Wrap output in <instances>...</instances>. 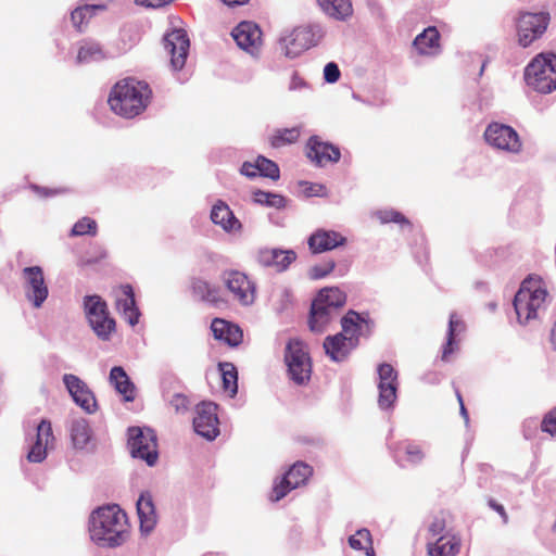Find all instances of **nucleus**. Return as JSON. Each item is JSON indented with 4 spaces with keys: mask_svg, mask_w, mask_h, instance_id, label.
I'll return each instance as SVG.
<instances>
[{
    "mask_svg": "<svg viewBox=\"0 0 556 556\" xmlns=\"http://www.w3.org/2000/svg\"><path fill=\"white\" fill-rule=\"evenodd\" d=\"M150 97L151 89L146 83L126 78L113 86L108 103L115 114L132 118L146 110Z\"/></svg>",
    "mask_w": 556,
    "mask_h": 556,
    "instance_id": "f03ea898",
    "label": "nucleus"
},
{
    "mask_svg": "<svg viewBox=\"0 0 556 556\" xmlns=\"http://www.w3.org/2000/svg\"><path fill=\"white\" fill-rule=\"evenodd\" d=\"M463 328H464L463 321L459 320L455 314H452L450 316V323H448L447 341H446V344L444 345V349L442 352V359L444 362H447L450 359L451 355L456 350L455 336Z\"/></svg>",
    "mask_w": 556,
    "mask_h": 556,
    "instance_id": "e433bc0d",
    "label": "nucleus"
},
{
    "mask_svg": "<svg viewBox=\"0 0 556 556\" xmlns=\"http://www.w3.org/2000/svg\"><path fill=\"white\" fill-rule=\"evenodd\" d=\"M137 513L140 520V529L150 532L156 525V511L149 493H143L137 501Z\"/></svg>",
    "mask_w": 556,
    "mask_h": 556,
    "instance_id": "cd10ccee",
    "label": "nucleus"
},
{
    "mask_svg": "<svg viewBox=\"0 0 556 556\" xmlns=\"http://www.w3.org/2000/svg\"><path fill=\"white\" fill-rule=\"evenodd\" d=\"M462 546L459 536L445 533L439 536L434 542L427 544V553L429 556H456Z\"/></svg>",
    "mask_w": 556,
    "mask_h": 556,
    "instance_id": "a878e982",
    "label": "nucleus"
},
{
    "mask_svg": "<svg viewBox=\"0 0 556 556\" xmlns=\"http://www.w3.org/2000/svg\"><path fill=\"white\" fill-rule=\"evenodd\" d=\"M551 342L553 344V348L556 350V323L554 324L551 330Z\"/></svg>",
    "mask_w": 556,
    "mask_h": 556,
    "instance_id": "0e129e2a",
    "label": "nucleus"
},
{
    "mask_svg": "<svg viewBox=\"0 0 556 556\" xmlns=\"http://www.w3.org/2000/svg\"><path fill=\"white\" fill-rule=\"evenodd\" d=\"M89 531L99 546L116 547L128 540L130 526L126 513L113 504L92 511Z\"/></svg>",
    "mask_w": 556,
    "mask_h": 556,
    "instance_id": "f257e3e1",
    "label": "nucleus"
},
{
    "mask_svg": "<svg viewBox=\"0 0 556 556\" xmlns=\"http://www.w3.org/2000/svg\"><path fill=\"white\" fill-rule=\"evenodd\" d=\"M115 305L129 325L138 324L140 312L136 306L135 293L130 285L119 286L115 290Z\"/></svg>",
    "mask_w": 556,
    "mask_h": 556,
    "instance_id": "412c9836",
    "label": "nucleus"
},
{
    "mask_svg": "<svg viewBox=\"0 0 556 556\" xmlns=\"http://www.w3.org/2000/svg\"><path fill=\"white\" fill-rule=\"evenodd\" d=\"M293 489H296V486H293L292 482L286 476H283L279 482L274 484L270 494V501H280Z\"/></svg>",
    "mask_w": 556,
    "mask_h": 556,
    "instance_id": "a18cd8bd",
    "label": "nucleus"
},
{
    "mask_svg": "<svg viewBox=\"0 0 556 556\" xmlns=\"http://www.w3.org/2000/svg\"><path fill=\"white\" fill-rule=\"evenodd\" d=\"M85 312L90 327L101 340H109L116 323L110 316L106 303L99 295L85 298Z\"/></svg>",
    "mask_w": 556,
    "mask_h": 556,
    "instance_id": "39448f33",
    "label": "nucleus"
},
{
    "mask_svg": "<svg viewBox=\"0 0 556 556\" xmlns=\"http://www.w3.org/2000/svg\"><path fill=\"white\" fill-rule=\"evenodd\" d=\"M456 397H457V401L459 403L460 414L463 415V417L467 421L468 420V412H467V409L465 407V404H464V401H463V396H462V394H460V392L458 390H456Z\"/></svg>",
    "mask_w": 556,
    "mask_h": 556,
    "instance_id": "680f3d73",
    "label": "nucleus"
},
{
    "mask_svg": "<svg viewBox=\"0 0 556 556\" xmlns=\"http://www.w3.org/2000/svg\"><path fill=\"white\" fill-rule=\"evenodd\" d=\"M296 260L293 250L262 249L257 253V262L264 267H271L276 271H285Z\"/></svg>",
    "mask_w": 556,
    "mask_h": 556,
    "instance_id": "4be33fe9",
    "label": "nucleus"
},
{
    "mask_svg": "<svg viewBox=\"0 0 556 556\" xmlns=\"http://www.w3.org/2000/svg\"><path fill=\"white\" fill-rule=\"evenodd\" d=\"M285 362L289 376L295 383L303 384L309 380L312 364L303 342L292 339L287 343Z\"/></svg>",
    "mask_w": 556,
    "mask_h": 556,
    "instance_id": "423d86ee",
    "label": "nucleus"
},
{
    "mask_svg": "<svg viewBox=\"0 0 556 556\" xmlns=\"http://www.w3.org/2000/svg\"><path fill=\"white\" fill-rule=\"evenodd\" d=\"M104 59V53L98 43H86L80 47L77 61L79 63L99 61Z\"/></svg>",
    "mask_w": 556,
    "mask_h": 556,
    "instance_id": "a19ab883",
    "label": "nucleus"
},
{
    "mask_svg": "<svg viewBox=\"0 0 556 556\" xmlns=\"http://www.w3.org/2000/svg\"><path fill=\"white\" fill-rule=\"evenodd\" d=\"M306 156L316 166L323 167L328 163H338L341 157L340 149L332 143L321 141L318 136H312L306 142Z\"/></svg>",
    "mask_w": 556,
    "mask_h": 556,
    "instance_id": "f3484780",
    "label": "nucleus"
},
{
    "mask_svg": "<svg viewBox=\"0 0 556 556\" xmlns=\"http://www.w3.org/2000/svg\"><path fill=\"white\" fill-rule=\"evenodd\" d=\"M97 223L94 219L90 217H83L78 222H76L72 228V236H96L97 235Z\"/></svg>",
    "mask_w": 556,
    "mask_h": 556,
    "instance_id": "37998d69",
    "label": "nucleus"
},
{
    "mask_svg": "<svg viewBox=\"0 0 556 556\" xmlns=\"http://www.w3.org/2000/svg\"><path fill=\"white\" fill-rule=\"evenodd\" d=\"M101 10H104V5L86 4L76 8L71 14V20L74 27L78 30H81L83 25L86 24L96 14L97 11Z\"/></svg>",
    "mask_w": 556,
    "mask_h": 556,
    "instance_id": "ea45409f",
    "label": "nucleus"
},
{
    "mask_svg": "<svg viewBox=\"0 0 556 556\" xmlns=\"http://www.w3.org/2000/svg\"><path fill=\"white\" fill-rule=\"evenodd\" d=\"M164 49L170 56V64L174 70H181L189 52L190 41L184 29H173L164 37Z\"/></svg>",
    "mask_w": 556,
    "mask_h": 556,
    "instance_id": "4468645a",
    "label": "nucleus"
},
{
    "mask_svg": "<svg viewBox=\"0 0 556 556\" xmlns=\"http://www.w3.org/2000/svg\"><path fill=\"white\" fill-rule=\"evenodd\" d=\"M525 79L528 86L540 93L556 89V54L541 53L526 67Z\"/></svg>",
    "mask_w": 556,
    "mask_h": 556,
    "instance_id": "20e7f679",
    "label": "nucleus"
},
{
    "mask_svg": "<svg viewBox=\"0 0 556 556\" xmlns=\"http://www.w3.org/2000/svg\"><path fill=\"white\" fill-rule=\"evenodd\" d=\"M405 453L407 455V460L412 464L420 463L425 456L421 447L412 443L406 445Z\"/></svg>",
    "mask_w": 556,
    "mask_h": 556,
    "instance_id": "8fccbe9b",
    "label": "nucleus"
},
{
    "mask_svg": "<svg viewBox=\"0 0 556 556\" xmlns=\"http://www.w3.org/2000/svg\"><path fill=\"white\" fill-rule=\"evenodd\" d=\"M217 405L211 402H202L195 408L193 428L201 437L213 440L219 433Z\"/></svg>",
    "mask_w": 556,
    "mask_h": 556,
    "instance_id": "f8f14e48",
    "label": "nucleus"
},
{
    "mask_svg": "<svg viewBox=\"0 0 556 556\" xmlns=\"http://www.w3.org/2000/svg\"><path fill=\"white\" fill-rule=\"evenodd\" d=\"M136 2L148 8H161L172 2V0H136Z\"/></svg>",
    "mask_w": 556,
    "mask_h": 556,
    "instance_id": "4d7b16f0",
    "label": "nucleus"
},
{
    "mask_svg": "<svg viewBox=\"0 0 556 556\" xmlns=\"http://www.w3.org/2000/svg\"><path fill=\"white\" fill-rule=\"evenodd\" d=\"M341 326L342 331L339 334H344L345 338L355 339L358 342V338L364 330L370 332L372 321L355 311H349L341 319Z\"/></svg>",
    "mask_w": 556,
    "mask_h": 556,
    "instance_id": "393cba45",
    "label": "nucleus"
},
{
    "mask_svg": "<svg viewBox=\"0 0 556 556\" xmlns=\"http://www.w3.org/2000/svg\"><path fill=\"white\" fill-rule=\"evenodd\" d=\"M63 381L77 405H79L87 413L96 412V397L83 380H80L75 375L67 374L64 375Z\"/></svg>",
    "mask_w": 556,
    "mask_h": 556,
    "instance_id": "a211bd4d",
    "label": "nucleus"
},
{
    "mask_svg": "<svg viewBox=\"0 0 556 556\" xmlns=\"http://www.w3.org/2000/svg\"><path fill=\"white\" fill-rule=\"evenodd\" d=\"M258 165V174L264 177H268L273 180H277L279 178V167L278 165L264 156L257 157Z\"/></svg>",
    "mask_w": 556,
    "mask_h": 556,
    "instance_id": "c03bdc74",
    "label": "nucleus"
},
{
    "mask_svg": "<svg viewBox=\"0 0 556 556\" xmlns=\"http://www.w3.org/2000/svg\"><path fill=\"white\" fill-rule=\"evenodd\" d=\"M349 544L353 549L365 551L366 556H375L371 534L367 529H361L349 538Z\"/></svg>",
    "mask_w": 556,
    "mask_h": 556,
    "instance_id": "58836bf2",
    "label": "nucleus"
},
{
    "mask_svg": "<svg viewBox=\"0 0 556 556\" xmlns=\"http://www.w3.org/2000/svg\"><path fill=\"white\" fill-rule=\"evenodd\" d=\"M317 3L328 16L338 21H343L353 13L350 0H317Z\"/></svg>",
    "mask_w": 556,
    "mask_h": 556,
    "instance_id": "2f4dec72",
    "label": "nucleus"
},
{
    "mask_svg": "<svg viewBox=\"0 0 556 556\" xmlns=\"http://www.w3.org/2000/svg\"><path fill=\"white\" fill-rule=\"evenodd\" d=\"M489 506L501 515V517L503 518L504 522H507L508 516H507L503 505L496 503L494 500H490L489 501Z\"/></svg>",
    "mask_w": 556,
    "mask_h": 556,
    "instance_id": "13d9d810",
    "label": "nucleus"
},
{
    "mask_svg": "<svg viewBox=\"0 0 556 556\" xmlns=\"http://www.w3.org/2000/svg\"><path fill=\"white\" fill-rule=\"evenodd\" d=\"M324 305L321 300H314L312 303L309 328L314 332H323L337 315L336 311Z\"/></svg>",
    "mask_w": 556,
    "mask_h": 556,
    "instance_id": "c85d7f7f",
    "label": "nucleus"
},
{
    "mask_svg": "<svg viewBox=\"0 0 556 556\" xmlns=\"http://www.w3.org/2000/svg\"><path fill=\"white\" fill-rule=\"evenodd\" d=\"M336 267V263L331 260L323 264L315 265L311 268V277L313 279H321L328 276Z\"/></svg>",
    "mask_w": 556,
    "mask_h": 556,
    "instance_id": "de8ad7c7",
    "label": "nucleus"
},
{
    "mask_svg": "<svg viewBox=\"0 0 556 556\" xmlns=\"http://www.w3.org/2000/svg\"><path fill=\"white\" fill-rule=\"evenodd\" d=\"M324 77L327 83H336L340 78V70L333 62L326 64L324 68Z\"/></svg>",
    "mask_w": 556,
    "mask_h": 556,
    "instance_id": "3c124183",
    "label": "nucleus"
},
{
    "mask_svg": "<svg viewBox=\"0 0 556 556\" xmlns=\"http://www.w3.org/2000/svg\"><path fill=\"white\" fill-rule=\"evenodd\" d=\"M110 382L123 395L125 401L130 402L135 400V386L123 367L115 366L111 369Z\"/></svg>",
    "mask_w": 556,
    "mask_h": 556,
    "instance_id": "c756f323",
    "label": "nucleus"
},
{
    "mask_svg": "<svg viewBox=\"0 0 556 556\" xmlns=\"http://www.w3.org/2000/svg\"><path fill=\"white\" fill-rule=\"evenodd\" d=\"M231 36L240 49L252 55L258 53L263 45V33L253 22H241L233 28Z\"/></svg>",
    "mask_w": 556,
    "mask_h": 556,
    "instance_id": "2eb2a0df",
    "label": "nucleus"
},
{
    "mask_svg": "<svg viewBox=\"0 0 556 556\" xmlns=\"http://www.w3.org/2000/svg\"><path fill=\"white\" fill-rule=\"evenodd\" d=\"M211 219L215 225L220 226L227 232L239 231L242 227L239 219L223 201H218L213 206L211 211Z\"/></svg>",
    "mask_w": 556,
    "mask_h": 556,
    "instance_id": "bb28decb",
    "label": "nucleus"
},
{
    "mask_svg": "<svg viewBox=\"0 0 556 556\" xmlns=\"http://www.w3.org/2000/svg\"><path fill=\"white\" fill-rule=\"evenodd\" d=\"M241 174L247 177H255L258 174L257 162L255 164L245 162L241 167Z\"/></svg>",
    "mask_w": 556,
    "mask_h": 556,
    "instance_id": "6e6d98bb",
    "label": "nucleus"
},
{
    "mask_svg": "<svg viewBox=\"0 0 556 556\" xmlns=\"http://www.w3.org/2000/svg\"><path fill=\"white\" fill-rule=\"evenodd\" d=\"M542 430L556 435V408L552 409L542 420Z\"/></svg>",
    "mask_w": 556,
    "mask_h": 556,
    "instance_id": "09e8293b",
    "label": "nucleus"
},
{
    "mask_svg": "<svg viewBox=\"0 0 556 556\" xmlns=\"http://www.w3.org/2000/svg\"><path fill=\"white\" fill-rule=\"evenodd\" d=\"M325 190V187L323 185L314 184L311 185L308 189H306V193L308 195H319Z\"/></svg>",
    "mask_w": 556,
    "mask_h": 556,
    "instance_id": "052dcab7",
    "label": "nucleus"
},
{
    "mask_svg": "<svg viewBox=\"0 0 556 556\" xmlns=\"http://www.w3.org/2000/svg\"><path fill=\"white\" fill-rule=\"evenodd\" d=\"M25 279L26 298L35 307H40L48 298V287L45 283L43 271L39 266L25 267L23 269Z\"/></svg>",
    "mask_w": 556,
    "mask_h": 556,
    "instance_id": "dca6fc26",
    "label": "nucleus"
},
{
    "mask_svg": "<svg viewBox=\"0 0 556 556\" xmlns=\"http://www.w3.org/2000/svg\"><path fill=\"white\" fill-rule=\"evenodd\" d=\"M203 301L208 302L214 305L224 304L225 300L223 299L220 291L217 287L210 286L208 291L203 298Z\"/></svg>",
    "mask_w": 556,
    "mask_h": 556,
    "instance_id": "603ef678",
    "label": "nucleus"
},
{
    "mask_svg": "<svg viewBox=\"0 0 556 556\" xmlns=\"http://www.w3.org/2000/svg\"><path fill=\"white\" fill-rule=\"evenodd\" d=\"M319 38V29L315 26L305 25L295 27L291 34L283 39L285 54L289 58H295L303 51L315 46Z\"/></svg>",
    "mask_w": 556,
    "mask_h": 556,
    "instance_id": "9b49d317",
    "label": "nucleus"
},
{
    "mask_svg": "<svg viewBox=\"0 0 556 556\" xmlns=\"http://www.w3.org/2000/svg\"><path fill=\"white\" fill-rule=\"evenodd\" d=\"M228 7H237L243 5L249 2V0H222Z\"/></svg>",
    "mask_w": 556,
    "mask_h": 556,
    "instance_id": "e2e57ef3",
    "label": "nucleus"
},
{
    "mask_svg": "<svg viewBox=\"0 0 556 556\" xmlns=\"http://www.w3.org/2000/svg\"><path fill=\"white\" fill-rule=\"evenodd\" d=\"M484 138L490 146L498 150L510 153L521 151L522 143L519 135L508 125L491 123L484 131Z\"/></svg>",
    "mask_w": 556,
    "mask_h": 556,
    "instance_id": "9d476101",
    "label": "nucleus"
},
{
    "mask_svg": "<svg viewBox=\"0 0 556 556\" xmlns=\"http://www.w3.org/2000/svg\"><path fill=\"white\" fill-rule=\"evenodd\" d=\"M315 300H321L324 306L337 312L345 304L346 295L339 288H325Z\"/></svg>",
    "mask_w": 556,
    "mask_h": 556,
    "instance_id": "f704fd0d",
    "label": "nucleus"
},
{
    "mask_svg": "<svg viewBox=\"0 0 556 556\" xmlns=\"http://www.w3.org/2000/svg\"><path fill=\"white\" fill-rule=\"evenodd\" d=\"M446 528V521L444 519L443 516H437L433 518L432 522L430 523L429 526V532L433 535V536H438V535H443L442 533L444 532Z\"/></svg>",
    "mask_w": 556,
    "mask_h": 556,
    "instance_id": "864d4df0",
    "label": "nucleus"
},
{
    "mask_svg": "<svg viewBox=\"0 0 556 556\" xmlns=\"http://www.w3.org/2000/svg\"><path fill=\"white\" fill-rule=\"evenodd\" d=\"M54 443V435L51 422L42 419L37 427L36 441L31 445L27 459L31 463H40L47 457L48 448H51Z\"/></svg>",
    "mask_w": 556,
    "mask_h": 556,
    "instance_id": "6ab92c4d",
    "label": "nucleus"
},
{
    "mask_svg": "<svg viewBox=\"0 0 556 556\" xmlns=\"http://www.w3.org/2000/svg\"><path fill=\"white\" fill-rule=\"evenodd\" d=\"M211 330L216 340L223 341L232 348L240 345L243 340L241 328L222 318L213 319Z\"/></svg>",
    "mask_w": 556,
    "mask_h": 556,
    "instance_id": "b1692460",
    "label": "nucleus"
},
{
    "mask_svg": "<svg viewBox=\"0 0 556 556\" xmlns=\"http://www.w3.org/2000/svg\"><path fill=\"white\" fill-rule=\"evenodd\" d=\"M356 346L357 341L344 334L328 336L324 341L326 354L334 362L344 361Z\"/></svg>",
    "mask_w": 556,
    "mask_h": 556,
    "instance_id": "5701e85b",
    "label": "nucleus"
},
{
    "mask_svg": "<svg viewBox=\"0 0 556 556\" xmlns=\"http://www.w3.org/2000/svg\"><path fill=\"white\" fill-rule=\"evenodd\" d=\"M210 286L211 285L206 280L195 278L192 281V291L197 296L203 300L204 295L206 294V291H208Z\"/></svg>",
    "mask_w": 556,
    "mask_h": 556,
    "instance_id": "5fc2aeb1",
    "label": "nucleus"
},
{
    "mask_svg": "<svg viewBox=\"0 0 556 556\" xmlns=\"http://www.w3.org/2000/svg\"><path fill=\"white\" fill-rule=\"evenodd\" d=\"M301 135V127L294 126L291 128L276 129L269 137V143L273 148H281L288 144L295 143Z\"/></svg>",
    "mask_w": 556,
    "mask_h": 556,
    "instance_id": "72a5a7b5",
    "label": "nucleus"
},
{
    "mask_svg": "<svg viewBox=\"0 0 556 556\" xmlns=\"http://www.w3.org/2000/svg\"><path fill=\"white\" fill-rule=\"evenodd\" d=\"M219 370L223 379V389L233 397L238 391V371L231 363H220Z\"/></svg>",
    "mask_w": 556,
    "mask_h": 556,
    "instance_id": "c9c22d12",
    "label": "nucleus"
},
{
    "mask_svg": "<svg viewBox=\"0 0 556 556\" xmlns=\"http://www.w3.org/2000/svg\"><path fill=\"white\" fill-rule=\"evenodd\" d=\"M345 242L346 238L340 232L325 229H317L309 236L307 240L309 251L313 254H319L333 250L338 247L344 245Z\"/></svg>",
    "mask_w": 556,
    "mask_h": 556,
    "instance_id": "aec40b11",
    "label": "nucleus"
},
{
    "mask_svg": "<svg viewBox=\"0 0 556 556\" xmlns=\"http://www.w3.org/2000/svg\"><path fill=\"white\" fill-rule=\"evenodd\" d=\"M547 291L539 277L525 279L515 295L514 307L520 324H527L536 318L538 312L543 308Z\"/></svg>",
    "mask_w": 556,
    "mask_h": 556,
    "instance_id": "7ed1b4c3",
    "label": "nucleus"
},
{
    "mask_svg": "<svg viewBox=\"0 0 556 556\" xmlns=\"http://www.w3.org/2000/svg\"><path fill=\"white\" fill-rule=\"evenodd\" d=\"M440 34L435 27H428L414 40V47L420 54H434L440 49Z\"/></svg>",
    "mask_w": 556,
    "mask_h": 556,
    "instance_id": "7c9ffc66",
    "label": "nucleus"
},
{
    "mask_svg": "<svg viewBox=\"0 0 556 556\" xmlns=\"http://www.w3.org/2000/svg\"><path fill=\"white\" fill-rule=\"evenodd\" d=\"M378 404L380 408L389 409L397 397V372L391 364L383 363L378 367Z\"/></svg>",
    "mask_w": 556,
    "mask_h": 556,
    "instance_id": "ddd939ff",
    "label": "nucleus"
},
{
    "mask_svg": "<svg viewBox=\"0 0 556 556\" xmlns=\"http://www.w3.org/2000/svg\"><path fill=\"white\" fill-rule=\"evenodd\" d=\"M223 281L233 299L242 305H251L256 298L255 283L239 270H226L223 274Z\"/></svg>",
    "mask_w": 556,
    "mask_h": 556,
    "instance_id": "1a4fd4ad",
    "label": "nucleus"
},
{
    "mask_svg": "<svg viewBox=\"0 0 556 556\" xmlns=\"http://www.w3.org/2000/svg\"><path fill=\"white\" fill-rule=\"evenodd\" d=\"M548 22V13H522L517 21L519 45L523 48L529 47L545 33Z\"/></svg>",
    "mask_w": 556,
    "mask_h": 556,
    "instance_id": "6e6552de",
    "label": "nucleus"
},
{
    "mask_svg": "<svg viewBox=\"0 0 556 556\" xmlns=\"http://www.w3.org/2000/svg\"><path fill=\"white\" fill-rule=\"evenodd\" d=\"M253 200L256 203L264 204L271 207H282L285 206V198L280 194L265 192L262 190H256L253 192Z\"/></svg>",
    "mask_w": 556,
    "mask_h": 556,
    "instance_id": "79ce46f5",
    "label": "nucleus"
},
{
    "mask_svg": "<svg viewBox=\"0 0 556 556\" xmlns=\"http://www.w3.org/2000/svg\"><path fill=\"white\" fill-rule=\"evenodd\" d=\"M128 445L132 457L144 460L149 466H154L159 458L157 439L152 429L132 427L128 430Z\"/></svg>",
    "mask_w": 556,
    "mask_h": 556,
    "instance_id": "0eeeda50",
    "label": "nucleus"
},
{
    "mask_svg": "<svg viewBox=\"0 0 556 556\" xmlns=\"http://www.w3.org/2000/svg\"><path fill=\"white\" fill-rule=\"evenodd\" d=\"M304 86H305L304 80L296 73H294L291 77L289 88L291 90H295V89L302 88Z\"/></svg>",
    "mask_w": 556,
    "mask_h": 556,
    "instance_id": "bf43d9fd",
    "label": "nucleus"
},
{
    "mask_svg": "<svg viewBox=\"0 0 556 556\" xmlns=\"http://www.w3.org/2000/svg\"><path fill=\"white\" fill-rule=\"evenodd\" d=\"M312 475L313 468L309 465L303 462H296L290 467L285 476L292 482L293 486L299 488L305 484Z\"/></svg>",
    "mask_w": 556,
    "mask_h": 556,
    "instance_id": "4c0bfd02",
    "label": "nucleus"
},
{
    "mask_svg": "<svg viewBox=\"0 0 556 556\" xmlns=\"http://www.w3.org/2000/svg\"><path fill=\"white\" fill-rule=\"evenodd\" d=\"M71 439L77 448H84L90 442L91 429L86 419L79 418L72 422Z\"/></svg>",
    "mask_w": 556,
    "mask_h": 556,
    "instance_id": "473e14b6",
    "label": "nucleus"
},
{
    "mask_svg": "<svg viewBox=\"0 0 556 556\" xmlns=\"http://www.w3.org/2000/svg\"><path fill=\"white\" fill-rule=\"evenodd\" d=\"M378 217L381 220V223H396L401 225L409 224V222L405 218V216L402 213L394 210L380 211L378 213Z\"/></svg>",
    "mask_w": 556,
    "mask_h": 556,
    "instance_id": "49530a36",
    "label": "nucleus"
},
{
    "mask_svg": "<svg viewBox=\"0 0 556 556\" xmlns=\"http://www.w3.org/2000/svg\"><path fill=\"white\" fill-rule=\"evenodd\" d=\"M176 400H177V401H181V402H184V401H185V397H184V396L178 395V396H176Z\"/></svg>",
    "mask_w": 556,
    "mask_h": 556,
    "instance_id": "69168bd1",
    "label": "nucleus"
}]
</instances>
